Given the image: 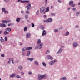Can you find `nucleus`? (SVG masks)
<instances>
[{"instance_id": "6", "label": "nucleus", "mask_w": 80, "mask_h": 80, "mask_svg": "<svg viewBox=\"0 0 80 80\" xmlns=\"http://www.w3.org/2000/svg\"><path fill=\"white\" fill-rule=\"evenodd\" d=\"M26 37L28 38H30V37L31 36V33H28L26 34Z\"/></svg>"}, {"instance_id": "55", "label": "nucleus", "mask_w": 80, "mask_h": 80, "mask_svg": "<svg viewBox=\"0 0 80 80\" xmlns=\"http://www.w3.org/2000/svg\"><path fill=\"white\" fill-rule=\"evenodd\" d=\"M76 10V8H73V9H72V10H73V11H75Z\"/></svg>"}, {"instance_id": "53", "label": "nucleus", "mask_w": 80, "mask_h": 80, "mask_svg": "<svg viewBox=\"0 0 80 80\" xmlns=\"http://www.w3.org/2000/svg\"><path fill=\"white\" fill-rule=\"evenodd\" d=\"M21 13H22V14H24V11H22L21 12Z\"/></svg>"}, {"instance_id": "21", "label": "nucleus", "mask_w": 80, "mask_h": 80, "mask_svg": "<svg viewBox=\"0 0 80 80\" xmlns=\"http://www.w3.org/2000/svg\"><path fill=\"white\" fill-rule=\"evenodd\" d=\"M61 80H67V78L66 77H63L61 78Z\"/></svg>"}, {"instance_id": "60", "label": "nucleus", "mask_w": 80, "mask_h": 80, "mask_svg": "<svg viewBox=\"0 0 80 80\" xmlns=\"http://www.w3.org/2000/svg\"><path fill=\"white\" fill-rule=\"evenodd\" d=\"M21 74L22 75H24V73L23 72H21Z\"/></svg>"}, {"instance_id": "18", "label": "nucleus", "mask_w": 80, "mask_h": 80, "mask_svg": "<svg viewBox=\"0 0 80 80\" xmlns=\"http://www.w3.org/2000/svg\"><path fill=\"white\" fill-rule=\"evenodd\" d=\"M40 43H41V40L40 39H38L37 41L38 45H40Z\"/></svg>"}, {"instance_id": "16", "label": "nucleus", "mask_w": 80, "mask_h": 80, "mask_svg": "<svg viewBox=\"0 0 80 80\" xmlns=\"http://www.w3.org/2000/svg\"><path fill=\"white\" fill-rule=\"evenodd\" d=\"M21 20V18H18L16 19V21L17 22H20V21Z\"/></svg>"}, {"instance_id": "13", "label": "nucleus", "mask_w": 80, "mask_h": 80, "mask_svg": "<svg viewBox=\"0 0 80 80\" xmlns=\"http://www.w3.org/2000/svg\"><path fill=\"white\" fill-rule=\"evenodd\" d=\"M48 23H51L52 22L53 20L51 18H49L48 19Z\"/></svg>"}, {"instance_id": "31", "label": "nucleus", "mask_w": 80, "mask_h": 80, "mask_svg": "<svg viewBox=\"0 0 80 80\" xmlns=\"http://www.w3.org/2000/svg\"><path fill=\"white\" fill-rule=\"evenodd\" d=\"M27 48H23V49H22V50L23 51H25L27 50V49H26Z\"/></svg>"}, {"instance_id": "14", "label": "nucleus", "mask_w": 80, "mask_h": 80, "mask_svg": "<svg viewBox=\"0 0 80 80\" xmlns=\"http://www.w3.org/2000/svg\"><path fill=\"white\" fill-rule=\"evenodd\" d=\"M31 53V52L30 51H27V56H29L30 55Z\"/></svg>"}, {"instance_id": "37", "label": "nucleus", "mask_w": 80, "mask_h": 80, "mask_svg": "<svg viewBox=\"0 0 80 80\" xmlns=\"http://www.w3.org/2000/svg\"><path fill=\"white\" fill-rule=\"evenodd\" d=\"M40 28H41L42 30H43V29H44V27L43 26H40Z\"/></svg>"}, {"instance_id": "64", "label": "nucleus", "mask_w": 80, "mask_h": 80, "mask_svg": "<svg viewBox=\"0 0 80 80\" xmlns=\"http://www.w3.org/2000/svg\"><path fill=\"white\" fill-rule=\"evenodd\" d=\"M75 27H76V28H78V25H77V26H75Z\"/></svg>"}, {"instance_id": "52", "label": "nucleus", "mask_w": 80, "mask_h": 80, "mask_svg": "<svg viewBox=\"0 0 80 80\" xmlns=\"http://www.w3.org/2000/svg\"><path fill=\"white\" fill-rule=\"evenodd\" d=\"M47 4V0H45V4L46 5Z\"/></svg>"}, {"instance_id": "2", "label": "nucleus", "mask_w": 80, "mask_h": 80, "mask_svg": "<svg viewBox=\"0 0 80 80\" xmlns=\"http://www.w3.org/2000/svg\"><path fill=\"white\" fill-rule=\"evenodd\" d=\"M57 60L56 59H54L53 60V61H50L49 63V64L50 65H53V64H54V63H55V62H57Z\"/></svg>"}, {"instance_id": "15", "label": "nucleus", "mask_w": 80, "mask_h": 80, "mask_svg": "<svg viewBox=\"0 0 80 80\" xmlns=\"http://www.w3.org/2000/svg\"><path fill=\"white\" fill-rule=\"evenodd\" d=\"M0 26L1 27H6V25L4 24L1 23L0 24Z\"/></svg>"}, {"instance_id": "35", "label": "nucleus", "mask_w": 80, "mask_h": 80, "mask_svg": "<svg viewBox=\"0 0 80 80\" xmlns=\"http://www.w3.org/2000/svg\"><path fill=\"white\" fill-rule=\"evenodd\" d=\"M32 71H29L28 72V74L30 75H31L32 74Z\"/></svg>"}, {"instance_id": "59", "label": "nucleus", "mask_w": 80, "mask_h": 80, "mask_svg": "<svg viewBox=\"0 0 80 80\" xmlns=\"http://www.w3.org/2000/svg\"><path fill=\"white\" fill-rule=\"evenodd\" d=\"M75 6V4H73L72 5H71V6L72 7H74Z\"/></svg>"}, {"instance_id": "57", "label": "nucleus", "mask_w": 80, "mask_h": 80, "mask_svg": "<svg viewBox=\"0 0 80 80\" xmlns=\"http://www.w3.org/2000/svg\"><path fill=\"white\" fill-rule=\"evenodd\" d=\"M58 2L59 3H62V2L60 0H58Z\"/></svg>"}, {"instance_id": "44", "label": "nucleus", "mask_w": 80, "mask_h": 80, "mask_svg": "<svg viewBox=\"0 0 80 80\" xmlns=\"http://www.w3.org/2000/svg\"><path fill=\"white\" fill-rule=\"evenodd\" d=\"M3 1L5 2H7L10 1L9 0H3Z\"/></svg>"}, {"instance_id": "8", "label": "nucleus", "mask_w": 80, "mask_h": 80, "mask_svg": "<svg viewBox=\"0 0 80 80\" xmlns=\"http://www.w3.org/2000/svg\"><path fill=\"white\" fill-rule=\"evenodd\" d=\"M47 58H48V59H51V60H52L53 59V57H51L50 55H48L47 56Z\"/></svg>"}, {"instance_id": "50", "label": "nucleus", "mask_w": 80, "mask_h": 80, "mask_svg": "<svg viewBox=\"0 0 80 80\" xmlns=\"http://www.w3.org/2000/svg\"><path fill=\"white\" fill-rule=\"evenodd\" d=\"M9 59L10 61H12V60H13V58H9Z\"/></svg>"}, {"instance_id": "61", "label": "nucleus", "mask_w": 80, "mask_h": 80, "mask_svg": "<svg viewBox=\"0 0 80 80\" xmlns=\"http://www.w3.org/2000/svg\"><path fill=\"white\" fill-rule=\"evenodd\" d=\"M10 77L11 78H13L12 74V75H10Z\"/></svg>"}, {"instance_id": "10", "label": "nucleus", "mask_w": 80, "mask_h": 80, "mask_svg": "<svg viewBox=\"0 0 80 80\" xmlns=\"http://www.w3.org/2000/svg\"><path fill=\"white\" fill-rule=\"evenodd\" d=\"M63 49L62 48H60L58 51L57 52V54H58L59 53H60L62 52Z\"/></svg>"}, {"instance_id": "19", "label": "nucleus", "mask_w": 80, "mask_h": 80, "mask_svg": "<svg viewBox=\"0 0 80 80\" xmlns=\"http://www.w3.org/2000/svg\"><path fill=\"white\" fill-rule=\"evenodd\" d=\"M5 31L8 32H11V29L10 28H8L5 29Z\"/></svg>"}, {"instance_id": "33", "label": "nucleus", "mask_w": 80, "mask_h": 80, "mask_svg": "<svg viewBox=\"0 0 80 80\" xmlns=\"http://www.w3.org/2000/svg\"><path fill=\"white\" fill-rule=\"evenodd\" d=\"M42 64L43 65V66L46 67L47 66V65L46 64V63H45V62H42Z\"/></svg>"}, {"instance_id": "7", "label": "nucleus", "mask_w": 80, "mask_h": 80, "mask_svg": "<svg viewBox=\"0 0 80 80\" xmlns=\"http://www.w3.org/2000/svg\"><path fill=\"white\" fill-rule=\"evenodd\" d=\"M42 79H47L48 78L47 75L45 74L42 75Z\"/></svg>"}, {"instance_id": "46", "label": "nucleus", "mask_w": 80, "mask_h": 80, "mask_svg": "<svg viewBox=\"0 0 80 80\" xmlns=\"http://www.w3.org/2000/svg\"><path fill=\"white\" fill-rule=\"evenodd\" d=\"M31 24H32V27H34V26H35L34 24L33 23H31Z\"/></svg>"}, {"instance_id": "54", "label": "nucleus", "mask_w": 80, "mask_h": 80, "mask_svg": "<svg viewBox=\"0 0 80 80\" xmlns=\"http://www.w3.org/2000/svg\"><path fill=\"white\" fill-rule=\"evenodd\" d=\"M4 12H5V14L8 13V11H5Z\"/></svg>"}, {"instance_id": "12", "label": "nucleus", "mask_w": 80, "mask_h": 80, "mask_svg": "<svg viewBox=\"0 0 80 80\" xmlns=\"http://www.w3.org/2000/svg\"><path fill=\"white\" fill-rule=\"evenodd\" d=\"M73 46L74 48H76L78 45V44L77 42H74L73 44Z\"/></svg>"}, {"instance_id": "20", "label": "nucleus", "mask_w": 80, "mask_h": 80, "mask_svg": "<svg viewBox=\"0 0 80 80\" xmlns=\"http://www.w3.org/2000/svg\"><path fill=\"white\" fill-rule=\"evenodd\" d=\"M10 32H7V31H5L4 33H3V34L4 35H8L9 34Z\"/></svg>"}, {"instance_id": "49", "label": "nucleus", "mask_w": 80, "mask_h": 80, "mask_svg": "<svg viewBox=\"0 0 80 80\" xmlns=\"http://www.w3.org/2000/svg\"><path fill=\"white\" fill-rule=\"evenodd\" d=\"M39 14V11H38L36 12V15H38Z\"/></svg>"}, {"instance_id": "56", "label": "nucleus", "mask_w": 80, "mask_h": 80, "mask_svg": "<svg viewBox=\"0 0 80 80\" xmlns=\"http://www.w3.org/2000/svg\"><path fill=\"white\" fill-rule=\"evenodd\" d=\"M1 56L4 57V54H1Z\"/></svg>"}, {"instance_id": "11", "label": "nucleus", "mask_w": 80, "mask_h": 80, "mask_svg": "<svg viewBox=\"0 0 80 80\" xmlns=\"http://www.w3.org/2000/svg\"><path fill=\"white\" fill-rule=\"evenodd\" d=\"M47 34V33L46 32V31L45 30H43L42 31V36H44L46 35V34Z\"/></svg>"}, {"instance_id": "30", "label": "nucleus", "mask_w": 80, "mask_h": 80, "mask_svg": "<svg viewBox=\"0 0 80 80\" xmlns=\"http://www.w3.org/2000/svg\"><path fill=\"white\" fill-rule=\"evenodd\" d=\"M2 23H8V22L6 20H3L2 21Z\"/></svg>"}, {"instance_id": "63", "label": "nucleus", "mask_w": 80, "mask_h": 80, "mask_svg": "<svg viewBox=\"0 0 80 80\" xmlns=\"http://www.w3.org/2000/svg\"><path fill=\"white\" fill-rule=\"evenodd\" d=\"M47 17V16L46 15H44V16H43V17L44 18H46V17Z\"/></svg>"}, {"instance_id": "34", "label": "nucleus", "mask_w": 80, "mask_h": 80, "mask_svg": "<svg viewBox=\"0 0 80 80\" xmlns=\"http://www.w3.org/2000/svg\"><path fill=\"white\" fill-rule=\"evenodd\" d=\"M2 11L3 12H5L6 11V9L4 8H3L2 9Z\"/></svg>"}, {"instance_id": "45", "label": "nucleus", "mask_w": 80, "mask_h": 80, "mask_svg": "<svg viewBox=\"0 0 80 80\" xmlns=\"http://www.w3.org/2000/svg\"><path fill=\"white\" fill-rule=\"evenodd\" d=\"M30 2L29 1H25V3H29Z\"/></svg>"}, {"instance_id": "47", "label": "nucleus", "mask_w": 80, "mask_h": 80, "mask_svg": "<svg viewBox=\"0 0 80 80\" xmlns=\"http://www.w3.org/2000/svg\"><path fill=\"white\" fill-rule=\"evenodd\" d=\"M5 41H7V37H5Z\"/></svg>"}, {"instance_id": "62", "label": "nucleus", "mask_w": 80, "mask_h": 80, "mask_svg": "<svg viewBox=\"0 0 80 80\" xmlns=\"http://www.w3.org/2000/svg\"><path fill=\"white\" fill-rule=\"evenodd\" d=\"M62 27H61L59 28V30L62 29Z\"/></svg>"}, {"instance_id": "27", "label": "nucleus", "mask_w": 80, "mask_h": 80, "mask_svg": "<svg viewBox=\"0 0 80 80\" xmlns=\"http://www.w3.org/2000/svg\"><path fill=\"white\" fill-rule=\"evenodd\" d=\"M69 35V32L68 31H67L66 33V34H65L64 35L65 36H68Z\"/></svg>"}, {"instance_id": "58", "label": "nucleus", "mask_w": 80, "mask_h": 80, "mask_svg": "<svg viewBox=\"0 0 80 80\" xmlns=\"http://www.w3.org/2000/svg\"><path fill=\"white\" fill-rule=\"evenodd\" d=\"M10 64V61H8V64Z\"/></svg>"}, {"instance_id": "1", "label": "nucleus", "mask_w": 80, "mask_h": 80, "mask_svg": "<svg viewBox=\"0 0 80 80\" xmlns=\"http://www.w3.org/2000/svg\"><path fill=\"white\" fill-rule=\"evenodd\" d=\"M38 45L36 46L35 49H38L39 48V49L40 50L42 49V47L43 46V44L41 43L39 45Z\"/></svg>"}, {"instance_id": "22", "label": "nucleus", "mask_w": 80, "mask_h": 80, "mask_svg": "<svg viewBox=\"0 0 80 80\" xmlns=\"http://www.w3.org/2000/svg\"><path fill=\"white\" fill-rule=\"evenodd\" d=\"M27 60H29L30 61L32 62L34 60V59L33 58H27Z\"/></svg>"}, {"instance_id": "36", "label": "nucleus", "mask_w": 80, "mask_h": 80, "mask_svg": "<svg viewBox=\"0 0 80 80\" xmlns=\"http://www.w3.org/2000/svg\"><path fill=\"white\" fill-rule=\"evenodd\" d=\"M49 11V7H47L46 8V12H48Z\"/></svg>"}, {"instance_id": "24", "label": "nucleus", "mask_w": 80, "mask_h": 80, "mask_svg": "<svg viewBox=\"0 0 80 80\" xmlns=\"http://www.w3.org/2000/svg\"><path fill=\"white\" fill-rule=\"evenodd\" d=\"M73 2L72 1H70L69 3V4L70 5H71L73 4Z\"/></svg>"}, {"instance_id": "42", "label": "nucleus", "mask_w": 80, "mask_h": 80, "mask_svg": "<svg viewBox=\"0 0 80 80\" xmlns=\"http://www.w3.org/2000/svg\"><path fill=\"white\" fill-rule=\"evenodd\" d=\"M12 78L15 77L16 76V74H12Z\"/></svg>"}, {"instance_id": "43", "label": "nucleus", "mask_w": 80, "mask_h": 80, "mask_svg": "<svg viewBox=\"0 0 80 80\" xmlns=\"http://www.w3.org/2000/svg\"><path fill=\"white\" fill-rule=\"evenodd\" d=\"M22 55H23L24 56H25V53L23 52H22Z\"/></svg>"}, {"instance_id": "48", "label": "nucleus", "mask_w": 80, "mask_h": 80, "mask_svg": "<svg viewBox=\"0 0 80 80\" xmlns=\"http://www.w3.org/2000/svg\"><path fill=\"white\" fill-rule=\"evenodd\" d=\"M25 18H26V19H28V15H25Z\"/></svg>"}, {"instance_id": "29", "label": "nucleus", "mask_w": 80, "mask_h": 80, "mask_svg": "<svg viewBox=\"0 0 80 80\" xmlns=\"http://www.w3.org/2000/svg\"><path fill=\"white\" fill-rule=\"evenodd\" d=\"M0 40L1 42L2 43L4 41V40L3 38H1Z\"/></svg>"}, {"instance_id": "25", "label": "nucleus", "mask_w": 80, "mask_h": 80, "mask_svg": "<svg viewBox=\"0 0 80 80\" xmlns=\"http://www.w3.org/2000/svg\"><path fill=\"white\" fill-rule=\"evenodd\" d=\"M18 68V69L20 70H22L23 68V67L22 66H19Z\"/></svg>"}, {"instance_id": "3", "label": "nucleus", "mask_w": 80, "mask_h": 80, "mask_svg": "<svg viewBox=\"0 0 80 80\" xmlns=\"http://www.w3.org/2000/svg\"><path fill=\"white\" fill-rule=\"evenodd\" d=\"M46 9V8L44 7H42L40 8V13H42L43 12H44L45 10V9Z\"/></svg>"}, {"instance_id": "26", "label": "nucleus", "mask_w": 80, "mask_h": 80, "mask_svg": "<svg viewBox=\"0 0 80 80\" xmlns=\"http://www.w3.org/2000/svg\"><path fill=\"white\" fill-rule=\"evenodd\" d=\"M28 27L26 26L25 27H24V31H28Z\"/></svg>"}, {"instance_id": "23", "label": "nucleus", "mask_w": 80, "mask_h": 80, "mask_svg": "<svg viewBox=\"0 0 80 80\" xmlns=\"http://www.w3.org/2000/svg\"><path fill=\"white\" fill-rule=\"evenodd\" d=\"M16 78H21V77L19 75H17L16 76Z\"/></svg>"}, {"instance_id": "4", "label": "nucleus", "mask_w": 80, "mask_h": 80, "mask_svg": "<svg viewBox=\"0 0 80 80\" xmlns=\"http://www.w3.org/2000/svg\"><path fill=\"white\" fill-rule=\"evenodd\" d=\"M28 10H30V9L32 8L31 4V3H29L28 4V6H26Z\"/></svg>"}, {"instance_id": "40", "label": "nucleus", "mask_w": 80, "mask_h": 80, "mask_svg": "<svg viewBox=\"0 0 80 80\" xmlns=\"http://www.w3.org/2000/svg\"><path fill=\"white\" fill-rule=\"evenodd\" d=\"M25 12L27 14H29V11L28 10H26V11Z\"/></svg>"}, {"instance_id": "17", "label": "nucleus", "mask_w": 80, "mask_h": 80, "mask_svg": "<svg viewBox=\"0 0 80 80\" xmlns=\"http://www.w3.org/2000/svg\"><path fill=\"white\" fill-rule=\"evenodd\" d=\"M32 47H29L28 48H27L26 49V50H31L32 49Z\"/></svg>"}, {"instance_id": "51", "label": "nucleus", "mask_w": 80, "mask_h": 80, "mask_svg": "<svg viewBox=\"0 0 80 80\" xmlns=\"http://www.w3.org/2000/svg\"><path fill=\"white\" fill-rule=\"evenodd\" d=\"M21 2L22 3H25V1H21Z\"/></svg>"}, {"instance_id": "9", "label": "nucleus", "mask_w": 80, "mask_h": 80, "mask_svg": "<svg viewBox=\"0 0 80 80\" xmlns=\"http://www.w3.org/2000/svg\"><path fill=\"white\" fill-rule=\"evenodd\" d=\"M80 15V11L77 12L76 14V16L78 17Z\"/></svg>"}, {"instance_id": "39", "label": "nucleus", "mask_w": 80, "mask_h": 80, "mask_svg": "<svg viewBox=\"0 0 80 80\" xmlns=\"http://www.w3.org/2000/svg\"><path fill=\"white\" fill-rule=\"evenodd\" d=\"M44 22H47L48 23V20H44Z\"/></svg>"}, {"instance_id": "38", "label": "nucleus", "mask_w": 80, "mask_h": 80, "mask_svg": "<svg viewBox=\"0 0 80 80\" xmlns=\"http://www.w3.org/2000/svg\"><path fill=\"white\" fill-rule=\"evenodd\" d=\"M49 53H50V51H49V50H48L47 51V52H46V54H49Z\"/></svg>"}, {"instance_id": "5", "label": "nucleus", "mask_w": 80, "mask_h": 80, "mask_svg": "<svg viewBox=\"0 0 80 80\" xmlns=\"http://www.w3.org/2000/svg\"><path fill=\"white\" fill-rule=\"evenodd\" d=\"M38 80H42L43 78L42 77V75L40 74H39L38 76Z\"/></svg>"}, {"instance_id": "28", "label": "nucleus", "mask_w": 80, "mask_h": 80, "mask_svg": "<svg viewBox=\"0 0 80 80\" xmlns=\"http://www.w3.org/2000/svg\"><path fill=\"white\" fill-rule=\"evenodd\" d=\"M34 63L37 65H38V61H34Z\"/></svg>"}, {"instance_id": "32", "label": "nucleus", "mask_w": 80, "mask_h": 80, "mask_svg": "<svg viewBox=\"0 0 80 80\" xmlns=\"http://www.w3.org/2000/svg\"><path fill=\"white\" fill-rule=\"evenodd\" d=\"M51 15L52 16H55L56 14L55 13H51Z\"/></svg>"}, {"instance_id": "41", "label": "nucleus", "mask_w": 80, "mask_h": 80, "mask_svg": "<svg viewBox=\"0 0 80 80\" xmlns=\"http://www.w3.org/2000/svg\"><path fill=\"white\" fill-rule=\"evenodd\" d=\"M58 31V29H55L54 30V32L56 33Z\"/></svg>"}]
</instances>
